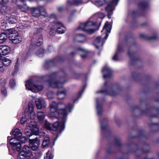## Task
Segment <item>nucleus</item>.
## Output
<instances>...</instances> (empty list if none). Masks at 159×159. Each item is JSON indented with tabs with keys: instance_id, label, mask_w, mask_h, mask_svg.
Here are the masks:
<instances>
[{
	"instance_id": "f257e3e1",
	"label": "nucleus",
	"mask_w": 159,
	"mask_h": 159,
	"mask_svg": "<svg viewBox=\"0 0 159 159\" xmlns=\"http://www.w3.org/2000/svg\"><path fill=\"white\" fill-rule=\"evenodd\" d=\"M73 106L70 104L66 105L63 102L57 103L54 101L52 102L49 105L50 113L49 117L52 119H58L59 117L62 116V113L67 112V115L68 112L71 111Z\"/></svg>"
},
{
	"instance_id": "f03ea898",
	"label": "nucleus",
	"mask_w": 159,
	"mask_h": 159,
	"mask_svg": "<svg viewBox=\"0 0 159 159\" xmlns=\"http://www.w3.org/2000/svg\"><path fill=\"white\" fill-rule=\"evenodd\" d=\"M25 86L27 89L34 93H36L38 91L41 90L43 89V86L41 85L39 82L34 81L32 80L26 81Z\"/></svg>"
},
{
	"instance_id": "7ed1b4c3",
	"label": "nucleus",
	"mask_w": 159,
	"mask_h": 159,
	"mask_svg": "<svg viewBox=\"0 0 159 159\" xmlns=\"http://www.w3.org/2000/svg\"><path fill=\"white\" fill-rule=\"evenodd\" d=\"M39 131L37 123L34 121H32L27 124L24 132L27 136H30L33 134H37Z\"/></svg>"
},
{
	"instance_id": "20e7f679",
	"label": "nucleus",
	"mask_w": 159,
	"mask_h": 159,
	"mask_svg": "<svg viewBox=\"0 0 159 159\" xmlns=\"http://www.w3.org/2000/svg\"><path fill=\"white\" fill-rule=\"evenodd\" d=\"M9 32L8 38L12 43L14 44L19 43L22 40V37L17 33L14 29H10L7 30Z\"/></svg>"
},
{
	"instance_id": "39448f33",
	"label": "nucleus",
	"mask_w": 159,
	"mask_h": 159,
	"mask_svg": "<svg viewBox=\"0 0 159 159\" xmlns=\"http://www.w3.org/2000/svg\"><path fill=\"white\" fill-rule=\"evenodd\" d=\"M63 82H58L52 81L50 83V85L53 88H60L57 93L58 98L60 99L64 98L66 94V91L65 89L62 87Z\"/></svg>"
},
{
	"instance_id": "423d86ee",
	"label": "nucleus",
	"mask_w": 159,
	"mask_h": 159,
	"mask_svg": "<svg viewBox=\"0 0 159 159\" xmlns=\"http://www.w3.org/2000/svg\"><path fill=\"white\" fill-rule=\"evenodd\" d=\"M67 112H66L62 114V116L61 117H59L58 118H61V120H59L60 123L59 124L58 121L55 122L52 125L53 128L52 130L53 131H56L58 129L60 132L63 131L65 128V123L66 120V118L67 116Z\"/></svg>"
},
{
	"instance_id": "0eeeda50",
	"label": "nucleus",
	"mask_w": 159,
	"mask_h": 159,
	"mask_svg": "<svg viewBox=\"0 0 159 159\" xmlns=\"http://www.w3.org/2000/svg\"><path fill=\"white\" fill-rule=\"evenodd\" d=\"M95 25V24L92 21H88L85 23L81 24L79 29L89 33L91 34L95 30L94 28Z\"/></svg>"
},
{
	"instance_id": "6e6552de",
	"label": "nucleus",
	"mask_w": 159,
	"mask_h": 159,
	"mask_svg": "<svg viewBox=\"0 0 159 159\" xmlns=\"http://www.w3.org/2000/svg\"><path fill=\"white\" fill-rule=\"evenodd\" d=\"M64 27L63 24L59 22H53L49 25L51 31L50 32V34H52L54 32H57L59 34H62L64 33V31L62 28Z\"/></svg>"
},
{
	"instance_id": "1a4fd4ad",
	"label": "nucleus",
	"mask_w": 159,
	"mask_h": 159,
	"mask_svg": "<svg viewBox=\"0 0 159 159\" xmlns=\"http://www.w3.org/2000/svg\"><path fill=\"white\" fill-rule=\"evenodd\" d=\"M10 137L8 136L7 140L10 142V144L12 146V149H16L17 151H20L21 148V146L20 143V138H17L16 137L14 138L9 139Z\"/></svg>"
},
{
	"instance_id": "9d476101",
	"label": "nucleus",
	"mask_w": 159,
	"mask_h": 159,
	"mask_svg": "<svg viewBox=\"0 0 159 159\" xmlns=\"http://www.w3.org/2000/svg\"><path fill=\"white\" fill-rule=\"evenodd\" d=\"M119 0H113L110 2L107 7L105 8L106 11L108 12H109L108 14V17L110 19L111 18V15L112 14L111 11L114 9V6L116 5L117 2Z\"/></svg>"
},
{
	"instance_id": "9b49d317",
	"label": "nucleus",
	"mask_w": 159,
	"mask_h": 159,
	"mask_svg": "<svg viewBox=\"0 0 159 159\" xmlns=\"http://www.w3.org/2000/svg\"><path fill=\"white\" fill-rule=\"evenodd\" d=\"M30 145L32 150H35L38 148L40 144V141L39 139L35 138L34 139L29 140Z\"/></svg>"
},
{
	"instance_id": "f8f14e48",
	"label": "nucleus",
	"mask_w": 159,
	"mask_h": 159,
	"mask_svg": "<svg viewBox=\"0 0 159 159\" xmlns=\"http://www.w3.org/2000/svg\"><path fill=\"white\" fill-rule=\"evenodd\" d=\"M35 102L37 108L39 109L46 107L47 105L44 100L42 98H36Z\"/></svg>"
},
{
	"instance_id": "ddd939ff",
	"label": "nucleus",
	"mask_w": 159,
	"mask_h": 159,
	"mask_svg": "<svg viewBox=\"0 0 159 159\" xmlns=\"http://www.w3.org/2000/svg\"><path fill=\"white\" fill-rule=\"evenodd\" d=\"M111 28V25L109 24L108 21H107L105 23L102 31L106 33L104 37L105 40L108 38V34L110 33Z\"/></svg>"
},
{
	"instance_id": "4468645a",
	"label": "nucleus",
	"mask_w": 159,
	"mask_h": 159,
	"mask_svg": "<svg viewBox=\"0 0 159 159\" xmlns=\"http://www.w3.org/2000/svg\"><path fill=\"white\" fill-rule=\"evenodd\" d=\"M11 51V48L7 45L0 46V55L5 56L8 54Z\"/></svg>"
},
{
	"instance_id": "2eb2a0df",
	"label": "nucleus",
	"mask_w": 159,
	"mask_h": 159,
	"mask_svg": "<svg viewBox=\"0 0 159 159\" xmlns=\"http://www.w3.org/2000/svg\"><path fill=\"white\" fill-rule=\"evenodd\" d=\"M20 152H22V153L25 155L29 158H31L33 156V154L31 151L30 148L27 146H24Z\"/></svg>"
},
{
	"instance_id": "dca6fc26",
	"label": "nucleus",
	"mask_w": 159,
	"mask_h": 159,
	"mask_svg": "<svg viewBox=\"0 0 159 159\" xmlns=\"http://www.w3.org/2000/svg\"><path fill=\"white\" fill-rule=\"evenodd\" d=\"M74 39L76 41L81 43H84L86 40L85 36L82 34H77L75 36Z\"/></svg>"
},
{
	"instance_id": "f3484780",
	"label": "nucleus",
	"mask_w": 159,
	"mask_h": 159,
	"mask_svg": "<svg viewBox=\"0 0 159 159\" xmlns=\"http://www.w3.org/2000/svg\"><path fill=\"white\" fill-rule=\"evenodd\" d=\"M104 43V39H102L101 37L99 36L94 41L93 44L97 48H98L100 47L103 45Z\"/></svg>"
},
{
	"instance_id": "a211bd4d",
	"label": "nucleus",
	"mask_w": 159,
	"mask_h": 159,
	"mask_svg": "<svg viewBox=\"0 0 159 159\" xmlns=\"http://www.w3.org/2000/svg\"><path fill=\"white\" fill-rule=\"evenodd\" d=\"M103 74H108V75H106L104 74L103 77L105 78L107 77H110V75L112 73L111 70L108 66H106L104 67L102 70Z\"/></svg>"
},
{
	"instance_id": "6ab92c4d",
	"label": "nucleus",
	"mask_w": 159,
	"mask_h": 159,
	"mask_svg": "<svg viewBox=\"0 0 159 159\" xmlns=\"http://www.w3.org/2000/svg\"><path fill=\"white\" fill-rule=\"evenodd\" d=\"M37 116L39 122L41 123H43L45 117L44 113L41 111H39L37 112Z\"/></svg>"
},
{
	"instance_id": "aec40b11",
	"label": "nucleus",
	"mask_w": 159,
	"mask_h": 159,
	"mask_svg": "<svg viewBox=\"0 0 159 159\" xmlns=\"http://www.w3.org/2000/svg\"><path fill=\"white\" fill-rule=\"evenodd\" d=\"M31 14L34 16L38 17L40 16L41 11L37 8H32L31 10Z\"/></svg>"
},
{
	"instance_id": "412c9836",
	"label": "nucleus",
	"mask_w": 159,
	"mask_h": 159,
	"mask_svg": "<svg viewBox=\"0 0 159 159\" xmlns=\"http://www.w3.org/2000/svg\"><path fill=\"white\" fill-rule=\"evenodd\" d=\"M78 52L80 54V56L82 58H84L87 55V51L84 48H79L77 50Z\"/></svg>"
},
{
	"instance_id": "4be33fe9",
	"label": "nucleus",
	"mask_w": 159,
	"mask_h": 159,
	"mask_svg": "<svg viewBox=\"0 0 159 159\" xmlns=\"http://www.w3.org/2000/svg\"><path fill=\"white\" fill-rule=\"evenodd\" d=\"M7 34L4 32L0 34V44H2L7 40Z\"/></svg>"
},
{
	"instance_id": "5701e85b",
	"label": "nucleus",
	"mask_w": 159,
	"mask_h": 159,
	"mask_svg": "<svg viewBox=\"0 0 159 159\" xmlns=\"http://www.w3.org/2000/svg\"><path fill=\"white\" fill-rule=\"evenodd\" d=\"M12 134L17 138H20L22 135V134L20 130L18 129H15L12 131Z\"/></svg>"
},
{
	"instance_id": "b1692460",
	"label": "nucleus",
	"mask_w": 159,
	"mask_h": 159,
	"mask_svg": "<svg viewBox=\"0 0 159 159\" xmlns=\"http://www.w3.org/2000/svg\"><path fill=\"white\" fill-rule=\"evenodd\" d=\"M50 143V139L48 137H45L42 143V145L43 147H45L48 146Z\"/></svg>"
},
{
	"instance_id": "393cba45",
	"label": "nucleus",
	"mask_w": 159,
	"mask_h": 159,
	"mask_svg": "<svg viewBox=\"0 0 159 159\" xmlns=\"http://www.w3.org/2000/svg\"><path fill=\"white\" fill-rule=\"evenodd\" d=\"M97 102L96 108L97 110V113L98 115H100L102 113V110L101 106L99 105L98 102V99L96 100Z\"/></svg>"
},
{
	"instance_id": "a878e982",
	"label": "nucleus",
	"mask_w": 159,
	"mask_h": 159,
	"mask_svg": "<svg viewBox=\"0 0 159 159\" xmlns=\"http://www.w3.org/2000/svg\"><path fill=\"white\" fill-rule=\"evenodd\" d=\"M30 158L27 157L22 152H20L18 154L17 159H30Z\"/></svg>"
},
{
	"instance_id": "bb28decb",
	"label": "nucleus",
	"mask_w": 159,
	"mask_h": 159,
	"mask_svg": "<svg viewBox=\"0 0 159 159\" xmlns=\"http://www.w3.org/2000/svg\"><path fill=\"white\" fill-rule=\"evenodd\" d=\"M2 64L5 66L9 65L11 63V61L10 60L7 58H4L2 60Z\"/></svg>"
},
{
	"instance_id": "cd10ccee",
	"label": "nucleus",
	"mask_w": 159,
	"mask_h": 159,
	"mask_svg": "<svg viewBox=\"0 0 159 159\" xmlns=\"http://www.w3.org/2000/svg\"><path fill=\"white\" fill-rule=\"evenodd\" d=\"M18 7L22 11L26 12L28 9V7L26 5H24L23 6L18 5Z\"/></svg>"
},
{
	"instance_id": "c85d7f7f",
	"label": "nucleus",
	"mask_w": 159,
	"mask_h": 159,
	"mask_svg": "<svg viewBox=\"0 0 159 159\" xmlns=\"http://www.w3.org/2000/svg\"><path fill=\"white\" fill-rule=\"evenodd\" d=\"M1 93L4 96H6L7 95V91L6 88L4 87L1 88Z\"/></svg>"
},
{
	"instance_id": "c756f323",
	"label": "nucleus",
	"mask_w": 159,
	"mask_h": 159,
	"mask_svg": "<svg viewBox=\"0 0 159 159\" xmlns=\"http://www.w3.org/2000/svg\"><path fill=\"white\" fill-rule=\"evenodd\" d=\"M120 48L118 47L115 55L112 57V59L114 61H117L118 60L117 57L119 52L120 51Z\"/></svg>"
},
{
	"instance_id": "7c9ffc66",
	"label": "nucleus",
	"mask_w": 159,
	"mask_h": 159,
	"mask_svg": "<svg viewBox=\"0 0 159 159\" xmlns=\"http://www.w3.org/2000/svg\"><path fill=\"white\" fill-rule=\"evenodd\" d=\"M105 3V1H96L95 2V5L98 7H99L104 5Z\"/></svg>"
},
{
	"instance_id": "2f4dec72",
	"label": "nucleus",
	"mask_w": 159,
	"mask_h": 159,
	"mask_svg": "<svg viewBox=\"0 0 159 159\" xmlns=\"http://www.w3.org/2000/svg\"><path fill=\"white\" fill-rule=\"evenodd\" d=\"M48 159H52L53 157V155L49 151H48L47 152L46 156L44 157V159H48Z\"/></svg>"
},
{
	"instance_id": "473e14b6",
	"label": "nucleus",
	"mask_w": 159,
	"mask_h": 159,
	"mask_svg": "<svg viewBox=\"0 0 159 159\" xmlns=\"http://www.w3.org/2000/svg\"><path fill=\"white\" fill-rule=\"evenodd\" d=\"M45 127L48 130H51L52 129L51 127V125L47 121L45 122Z\"/></svg>"
},
{
	"instance_id": "72a5a7b5",
	"label": "nucleus",
	"mask_w": 159,
	"mask_h": 159,
	"mask_svg": "<svg viewBox=\"0 0 159 159\" xmlns=\"http://www.w3.org/2000/svg\"><path fill=\"white\" fill-rule=\"evenodd\" d=\"M28 109L30 112L33 111L34 105L31 103H29L28 104Z\"/></svg>"
},
{
	"instance_id": "f704fd0d",
	"label": "nucleus",
	"mask_w": 159,
	"mask_h": 159,
	"mask_svg": "<svg viewBox=\"0 0 159 159\" xmlns=\"http://www.w3.org/2000/svg\"><path fill=\"white\" fill-rule=\"evenodd\" d=\"M43 38L42 36H40L38 39L37 41V45H40L42 44L43 43Z\"/></svg>"
},
{
	"instance_id": "c9c22d12",
	"label": "nucleus",
	"mask_w": 159,
	"mask_h": 159,
	"mask_svg": "<svg viewBox=\"0 0 159 159\" xmlns=\"http://www.w3.org/2000/svg\"><path fill=\"white\" fill-rule=\"evenodd\" d=\"M16 84L14 80L13 79H11L10 81V85L11 87L13 88L16 86Z\"/></svg>"
},
{
	"instance_id": "e433bc0d",
	"label": "nucleus",
	"mask_w": 159,
	"mask_h": 159,
	"mask_svg": "<svg viewBox=\"0 0 159 159\" xmlns=\"http://www.w3.org/2000/svg\"><path fill=\"white\" fill-rule=\"evenodd\" d=\"M30 116L31 119H34L35 117V114L34 111L30 112Z\"/></svg>"
},
{
	"instance_id": "4c0bfd02",
	"label": "nucleus",
	"mask_w": 159,
	"mask_h": 159,
	"mask_svg": "<svg viewBox=\"0 0 159 159\" xmlns=\"http://www.w3.org/2000/svg\"><path fill=\"white\" fill-rule=\"evenodd\" d=\"M48 98L49 99H52L53 98V93L52 92H49L47 94Z\"/></svg>"
},
{
	"instance_id": "58836bf2",
	"label": "nucleus",
	"mask_w": 159,
	"mask_h": 159,
	"mask_svg": "<svg viewBox=\"0 0 159 159\" xmlns=\"http://www.w3.org/2000/svg\"><path fill=\"white\" fill-rule=\"evenodd\" d=\"M27 138L24 136L20 138V141L22 143H25L27 140Z\"/></svg>"
},
{
	"instance_id": "ea45409f",
	"label": "nucleus",
	"mask_w": 159,
	"mask_h": 159,
	"mask_svg": "<svg viewBox=\"0 0 159 159\" xmlns=\"http://www.w3.org/2000/svg\"><path fill=\"white\" fill-rule=\"evenodd\" d=\"M27 120L26 118L25 117H23L21 119L20 122L21 124H24Z\"/></svg>"
},
{
	"instance_id": "a19ab883",
	"label": "nucleus",
	"mask_w": 159,
	"mask_h": 159,
	"mask_svg": "<svg viewBox=\"0 0 159 159\" xmlns=\"http://www.w3.org/2000/svg\"><path fill=\"white\" fill-rule=\"evenodd\" d=\"M2 56L0 55V69L2 68L1 70L2 71H3L4 70L3 68H2Z\"/></svg>"
},
{
	"instance_id": "79ce46f5",
	"label": "nucleus",
	"mask_w": 159,
	"mask_h": 159,
	"mask_svg": "<svg viewBox=\"0 0 159 159\" xmlns=\"http://www.w3.org/2000/svg\"><path fill=\"white\" fill-rule=\"evenodd\" d=\"M109 95L111 96H114L116 95V93L114 92L113 91H112L108 93Z\"/></svg>"
},
{
	"instance_id": "37998d69",
	"label": "nucleus",
	"mask_w": 159,
	"mask_h": 159,
	"mask_svg": "<svg viewBox=\"0 0 159 159\" xmlns=\"http://www.w3.org/2000/svg\"><path fill=\"white\" fill-rule=\"evenodd\" d=\"M40 14L43 16H47L48 15L45 11H41Z\"/></svg>"
},
{
	"instance_id": "c03bdc74",
	"label": "nucleus",
	"mask_w": 159,
	"mask_h": 159,
	"mask_svg": "<svg viewBox=\"0 0 159 159\" xmlns=\"http://www.w3.org/2000/svg\"><path fill=\"white\" fill-rule=\"evenodd\" d=\"M43 53L42 50L41 49L39 50L38 51V53H36V55L38 56H39L40 54H42Z\"/></svg>"
},
{
	"instance_id": "a18cd8bd",
	"label": "nucleus",
	"mask_w": 159,
	"mask_h": 159,
	"mask_svg": "<svg viewBox=\"0 0 159 159\" xmlns=\"http://www.w3.org/2000/svg\"><path fill=\"white\" fill-rule=\"evenodd\" d=\"M8 1V0H0V2L3 4H6Z\"/></svg>"
},
{
	"instance_id": "49530a36",
	"label": "nucleus",
	"mask_w": 159,
	"mask_h": 159,
	"mask_svg": "<svg viewBox=\"0 0 159 159\" xmlns=\"http://www.w3.org/2000/svg\"><path fill=\"white\" fill-rule=\"evenodd\" d=\"M8 21L10 23H11V24H12L15 23V20H11V18H10V20H9Z\"/></svg>"
},
{
	"instance_id": "de8ad7c7",
	"label": "nucleus",
	"mask_w": 159,
	"mask_h": 159,
	"mask_svg": "<svg viewBox=\"0 0 159 159\" xmlns=\"http://www.w3.org/2000/svg\"><path fill=\"white\" fill-rule=\"evenodd\" d=\"M99 16L100 18L102 19L104 17L105 15L103 13H101L99 15Z\"/></svg>"
},
{
	"instance_id": "09e8293b",
	"label": "nucleus",
	"mask_w": 159,
	"mask_h": 159,
	"mask_svg": "<svg viewBox=\"0 0 159 159\" xmlns=\"http://www.w3.org/2000/svg\"><path fill=\"white\" fill-rule=\"evenodd\" d=\"M63 10V8L62 7H59L57 8V10L59 12H61Z\"/></svg>"
},
{
	"instance_id": "8fccbe9b",
	"label": "nucleus",
	"mask_w": 159,
	"mask_h": 159,
	"mask_svg": "<svg viewBox=\"0 0 159 159\" xmlns=\"http://www.w3.org/2000/svg\"><path fill=\"white\" fill-rule=\"evenodd\" d=\"M157 37H158L157 35H155L154 36L151 37V38H150V39H157Z\"/></svg>"
},
{
	"instance_id": "3c124183",
	"label": "nucleus",
	"mask_w": 159,
	"mask_h": 159,
	"mask_svg": "<svg viewBox=\"0 0 159 159\" xmlns=\"http://www.w3.org/2000/svg\"><path fill=\"white\" fill-rule=\"evenodd\" d=\"M82 2L81 0H77L76 1V3H75V4L78 5L82 3Z\"/></svg>"
},
{
	"instance_id": "603ef678",
	"label": "nucleus",
	"mask_w": 159,
	"mask_h": 159,
	"mask_svg": "<svg viewBox=\"0 0 159 159\" xmlns=\"http://www.w3.org/2000/svg\"><path fill=\"white\" fill-rule=\"evenodd\" d=\"M42 29L41 28L38 29L37 30V33H39V32H40L41 31H42Z\"/></svg>"
},
{
	"instance_id": "864d4df0",
	"label": "nucleus",
	"mask_w": 159,
	"mask_h": 159,
	"mask_svg": "<svg viewBox=\"0 0 159 159\" xmlns=\"http://www.w3.org/2000/svg\"><path fill=\"white\" fill-rule=\"evenodd\" d=\"M106 93V92L105 91H102V90L100 91H98V92H96V93Z\"/></svg>"
},
{
	"instance_id": "5fc2aeb1",
	"label": "nucleus",
	"mask_w": 159,
	"mask_h": 159,
	"mask_svg": "<svg viewBox=\"0 0 159 159\" xmlns=\"http://www.w3.org/2000/svg\"><path fill=\"white\" fill-rule=\"evenodd\" d=\"M84 91V89H83L82 91H81V92H79V96L81 95V94Z\"/></svg>"
},
{
	"instance_id": "6e6d98bb",
	"label": "nucleus",
	"mask_w": 159,
	"mask_h": 159,
	"mask_svg": "<svg viewBox=\"0 0 159 159\" xmlns=\"http://www.w3.org/2000/svg\"><path fill=\"white\" fill-rule=\"evenodd\" d=\"M58 137V135H57L56 137V138L54 140V141H53V144H54V143H55V142L56 140L57 139V138Z\"/></svg>"
},
{
	"instance_id": "4d7b16f0",
	"label": "nucleus",
	"mask_w": 159,
	"mask_h": 159,
	"mask_svg": "<svg viewBox=\"0 0 159 159\" xmlns=\"http://www.w3.org/2000/svg\"><path fill=\"white\" fill-rule=\"evenodd\" d=\"M30 53H30V52H28L27 53V55L28 56H29V55L31 54Z\"/></svg>"
},
{
	"instance_id": "13d9d810",
	"label": "nucleus",
	"mask_w": 159,
	"mask_h": 159,
	"mask_svg": "<svg viewBox=\"0 0 159 159\" xmlns=\"http://www.w3.org/2000/svg\"><path fill=\"white\" fill-rule=\"evenodd\" d=\"M101 128L102 129H103V128H104V127H103V126L102 124H101Z\"/></svg>"
},
{
	"instance_id": "bf43d9fd",
	"label": "nucleus",
	"mask_w": 159,
	"mask_h": 159,
	"mask_svg": "<svg viewBox=\"0 0 159 159\" xmlns=\"http://www.w3.org/2000/svg\"><path fill=\"white\" fill-rule=\"evenodd\" d=\"M104 85L106 86V83H104Z\"/></svg>"
}]
</instances>
